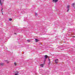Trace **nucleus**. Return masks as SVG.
<instances>
[{
  "mask_svg": "<svg viewBox=\"0 0 75 75\" xmlns=\"http://www.w3.org/2000/svg\"><path fill=\"white\" fill-rule=\"evenodd\" d=\"M70 6L69 5H68L67 6V12H68L69 11V8H70Z\"/></svg>",
  "mask_w": 75,
  "mask_h": 75,
  "instance_id": "1",
  "label": "nucleus"
},
{
  "mask_svg": "<svg viewBox=\"0 0 75 75\" xmlns=\"http://www.w3.org/2000/svg\"><path fill=\"white\" fill-rule=\"evenodd\" d=\"M4 1V0H3V2H1V0H0V4L1 6H2V5L3 4Z\"/></svg>",
  "mask_w": 75,
  "mask_h": 75,
  "instance_id": "2",
  "label": "nucleus"
},
{
  "mask_svg": "<svg viewBox=\"0 0 75 75\" xmlns=\"http://www.w3.org/2000/svg\"><path fill=\"white\" fill-rule=\"evenodd\" d=\"M44 58L45 59H46L48 58H48H49V57H48V56L47 55H45L44 56Z\"/></svg>",
  "mask_w": 75,
  "mask_h": 75,
  "instance_id": "3",
  "label": "nucleus"
},
{
  "mask_svg": "<svg viewBox=\"0 0 75 75\" xmlns=\"http://www.w3.org/2000/svg\"><path fill=\"white\" fill-rule=\"evenodd\" d=\"M53 3H56L58 1V0H52Z\"/></svg>",
  "mask_w": 75,
  "mask_h": 75,
  "instance_id": "4",
  "label": "nucleus"
},
{
  "mask_svg": "<svg viewBox=\"0 0 75 75\" xmlns=\"http://www.w3.org/2000/svg\"><path fill=\"white\" fill-rule=\"evenodd\" d=\"M55 62L56 63V64H57L58 62V59H56L55 60Z\"/></svg>",
  "mask_w": 75,
  "mask_h": 75,
  "instance_id": "5",
  "label": "nucleus"
},
{
  "mask_svg": "<svg viewBox=\"0 0 75 75\" xmlns=\"http://www.w3.org/2000/svg\"><path fill=\"white\" fill-rule=\"evenodd\" d=\"M48 58V60L49 61V62H48V65H50V63H51V62H50V59H49V58Z\"/></svg>",
  "mask_w": 75,
  "mask_h": 75,
  "instance_id": "6",
  "label": "nucleus"
},
{
  "mask_svg": "<svg viewBox=\"0 0 75 75\" xmlns=\"http://www.w3.org/2000/svg\"><path fill=\"white\" fill-rule=\"evenodd\" d=\"M35 40L36 42H38V41H39V40H38V39H35Z\"/></svg>",
  "mask_w": 75,
  "mask_h": 75,
  "instance_id": "7",
  "label": "nucleus"
},
{
  "mask_svg": "<svg viewBox=\"0 0 75 75\" xmlns=\"http://www.w3.org/2000/svg\"><path fill=\"white\" fill-rule=\"evenodd\" d=\"M18 75V71L16 72V73L15 74V75Z\"/></svg>",
  "mask_w": 75,
  "mask_h": 75,
  "instance_id": "8",
  "label": "nucleus"
},
{
  "mask_svg": "<svg viewBox=\"0 0 75 75\" xmlns=\"http://www.w3.org/2000/svg\"><path fill=\"white\" fill-rule=\"evenodd\" d=\"M40 66L41 67H44V64H40Z\"/></svg>",
  "mask_w": 75,
  "mask_h": 75,
  "instance_id": "9",
  "label": "nucleus"
},
{
  "mask_svg": "<svg viewBox=\"0 0 75 75\" xmlns=\"http://www.w3.org/2000/svg\"><path fill=\"white\" fill-rule=\"evenodd\" d=\"M4 63H1L0 64L1 65V66H3V65H4Z\"/></svg>",
  "mask_w": 75,
  "mask_h": 75,
  "instance_id": "10",
  "label": "nucleus"
},
{
  "mask_svg": "<svg viewBox=\"0 0 75 75\" xmlns=\"http://www.w3.org/2000/svg\"><path fill=\"white\" fill-rule=\"evenodd\" d=\"M74 7V8H75V4L73 3L72 5Z\"/></svg>",
  "mask_w": 75,
  "mask_h": 75,
  "instance_id": "11",
  "label": "nucleus"
},
{
  "mask_svg": "<svg viewBox=\"0 0 75 75\" xmlns=\"http://www.w3.org/2000/svg\"><path fill=\"white\" fill-rule=\"evenodd\" d=\"M14 65H15V66H16V65H17V63H16L15 62L14 63Z\"/></svg>",
  "mask_w": 75,
  "mask_h": 75,
  "instance_id": "12",
  "label": "nucleus"
},
{
  "mask_svg": "<svg viewBox=\"0 0 75 75\" xmlns=\"http://www.w3.org/2000/svg\"><path fill=\"white\" fill-rule=\"evenodd\" d=\"M9 21H11L12 20V19L11 18H10L9 19Z\"/></svg>",
  "mask_w": 75,
  "mask_h": 75,
  "instance_id": "13",
  "label": "nucleus"
},
{
  "mask_svg": "<svg viewBox=\"0 0 75 75\" xmlns=\"http://www.w3.org/2000/svg\"><path fill=\"white\" fill-rule=\"evenodd\" d=\"M35 16H37V15H38V14H37V13H35Z\"/></svg>",
  "mask_w": 75,
  "mask_h": 75,
  "instance_id": "14",
  "label": "nucleus"
},
{
  "mask_svg": "<svg viewBox=\"0 0 75 75\" xmlns=\"http://www.w3.org/2000/svg\"><path fill=\"white\" fill-rule=\"evenodd\" d=\"M45 59L44 60V64H45Z\"/></svg>",
  "mask_w": 75,
  "mask_h": 75,
  "instance_id": "15",
  "label": "nucleus"
},
{
  "mask_svg": "<svg viewBox=\"0 0 75 75\" xmlns=\"http://www.w3.org/2000/svg\"><path fill=\"white\" fill-rule=\"evenodd\" d=\"M6 62L7 63H9V61H7Z\"/></svg>",
  "mask_w": 75,
  "mask_h": 75,
  "instance_id": "16",
  "label": "nucleus"
},
{
  "mask_svg": "<svg viewBox=\"0 0 75 75\" xmlns=\"http://www.w3.org/2000/svg\"><path fill=\"white\" fill-rule=\"evenodd\" d=\"M27 41H28V42H30V40H27Z\"/></svg>",
  "mask_w": 75,
  "mask_h": 75,
  "instance_id": "17",
  "label": "nucleus"
},
{
  "mask_svg": "<svg viewBox=\"0 0 75 75\" xmlns=\"http://www.w3.org/2000/svg\"><path fill=\"white\" fill-rule=\"evenodd\" d=\"M1 9H2V10H1V11H2V10H3V8H1Z\"/></svg>",
  "mask_w": 75,
  "mask_h": 75,
  "instance_id": "18",
  "label": "nucleus"
},
{
  "mask_svg": "<svg viewBox=\"0 0 75 75\" xmlns=\"http://www.w3.org/2000/svg\"><path fill=\"white\" fill-rule=\"evenodd\" d=\"M73 37H75V36H73Z\"/></svg>",
  "mask_w": 75,
  "mask_h": 75,
  "instance_id": "19",
  "label": "nucleus"
}]
</instances>
